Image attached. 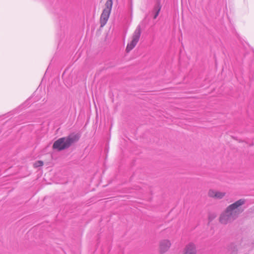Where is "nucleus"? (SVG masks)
Masks as SVG:
<instances>
[{
    "mask_svg": "<svg viewBox=\"0 0 254 254\" xmlns=\"http://www.w3.org/2000/svg\"><path fill=\"white\" fill-rule=\"evenodd\" d=\"M246 202L245 199L242 198L227 206L220 214L219 222L223 225L233 222L243 212V209H241L240 207L245 204Z\"/></svg>",
    "mask_w": 254,
    "mask_h": 254,
    "instance_id": "f257e3e1",
    "label": "nucleus"
},
{
    "mask_svg": "<svg viewBox=\"0 0 254 254\" xmlns=\"http://www.w3.org/2000/svg\"><path fill=\"white\" fill-rule=\"evenodd\" d=\"M79 138L78 134H71L66 137L60 138L54 142L53 148L58 151L68 148L73 143L77 142Z\"/></svg>",
    "mask_w": 254,
    "mask_h": 254,
    "instance_id": "f03ea898",
    "label": "nucleus"
},
{
    "mask_svg": "<svg viewBox=\"0 0 254 254\" xmlns=\"http://www.w3.org/2000/svg\"><path fill=\"white\" fill-rule=\"evenodd\" d=\"M113 5L112 0H107L105 3V8L102 11L100 16L101 27H103L107 23L111 13Z\"/></svg>",
    "mask_w": 254,
    "mask_h": 254,
    "instance_id": "7ed1b4c3",
    "label": "nucleus"
},
{
    "mask_svg": "<svg viewBox=\"0 0 254 254\" xmlns=\"http://www.w3.org/2000/svg\"><path fill=\"white\" fill-rule=\"evenodd\" d=\"M141 33V28L140 25H138L133 32L132 40L130 43L127 44L126 48V52H129L132 50L138 43Z\"/></svg>",
    "mask_w": 254,
    "mask_h": 254,
    "instance_id": "20e7f679",
    "label": "nucleus"
},
{
    "mask_svg": "<svg viewBox=\"0 0 254 254\" xmlns=\"http://www.w3.org/2000/svg\"><path fill=\"white\" fill-rule=\"evenodd\" d=\"M171 243L168 240H163L160 242L159 249L161 254L166 252L171 247Z\"/></svg>",
    "mask_w": 254,
    "mask_h": 254,
    "instance_id": "39448f33",
    "label": "nucleus"
},
{
    "mask_svg": "<svg viewBox=\"0 0 254 254\" xmlns=\"http://www.w3.org/2000/svg\"><path fill=\"white\" fill-rule=\"evenodd\" d=\"M183 254H196L195 245L192 243L188 244L184 249Z\"/></svg>",
    "mask_w": 254,
    "mask_h": 254,
    "instance_id": "423d86ee",
    "label": "nucleus"
},
{
    "mask_svg": "<svg viewBox=\"0 0 254 254\" xmlns=\"http://www.w3.org/2000/svg\"><path fill=\"white\" fill-rule=\"evenodd\" d=\"M208 194L209 197L217 199H221L225 195L226 193L210 190H209Z\"/></svg>",
    "mask_w": 254,
    "mask_h": 254,
    "instance_id": "0eeeda50",
    "label": "nucleus"
},
{
    "mask_svg": "<svg viewBox=\"0 0 254 254\" xmlns=\"http://www.w3.org/2000/svg\"><path fill=\"white\" fill-rule=\"evenodd\" d=\"M161 5L160 4V1L158 0L156 2V3L154 6V7L153 8V12H154V15L153 17L154 19H156L157 18V17L158 16V15L159 13V12L161 10Z\"/></svg>",
    "mask_w": 254,
    "mask_h": 254,
    "instance_id": "6e6552de",
    "label": "nucleus"
},
{
    "mask_svg": "<svg viewBox=\"0 0 254 254\" xmlns=\"http://www.w3.org/2000/svg\"><path fill=\"white\" fill-rule=\"evenodd\" d=\"M228 254H237V246L234 244H230L228 248Z\"/></svg>",
    "mask_w": 254,
    "mask_h": 254,
    "instance_id": "1a4fd4ad",
    "label": "nucleus"
},
{
    "mask_svg": "<svg viewBox=\"0 0 254 254\" xmlns=\"http://www.w3.org/2000/svg\"><path fill=\"white\" fill-rule=\"evenodd\" d=\"M44 163L42 161H36L34 164V167L35 168H38L39 167L42 166L43 165Z\"/></svg>",
    "mask_w": 254,
    "mask_h": 254,
    "instance_id": "9d476101",
    "label": "nucleus"
},
{
    "mask_svg": "<svg viewBox=\"0 0 254 254\" xmlns=\"http://www.w3.org/2000/svg\"><path fill=\"white\" fill-rule=\"evenodd\" d=\"M216 215L214 213H209L208 215L209 221H212L216 217Z\"/></svg>",
    "mask_w": 254,
    "mask_h": 254,
    "instance_id": "9b49d317",
    "label": "nucleus"
}]
</instances>
